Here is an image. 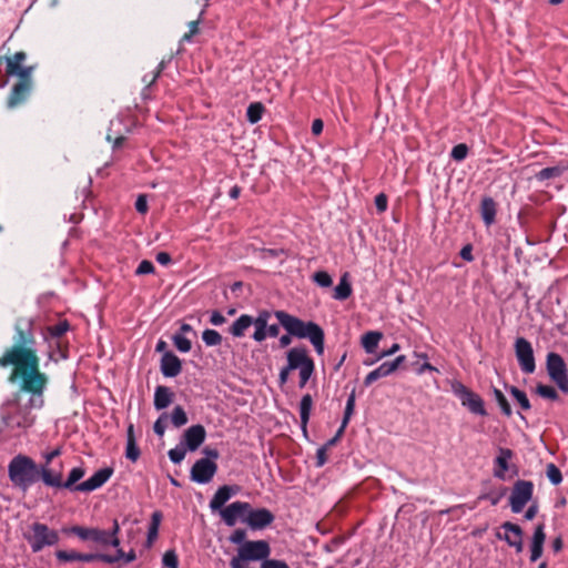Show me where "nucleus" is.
<instances>
[{"label": "nucleus", "mask_w": 568, "mask_h": 568, "mask_svg": "<svg viewBox=\"0 0 568 568\" xmlns=\"http://www.w3.org/2000/svg\"><path fill=\"white\" fill-rule=\"evenodd\" d=\"M154 272V265L151 261L149 260H143L136 271H135V274L136 275H145V274H151Z\"/></svg>", "instance_id": "obj_56"}, {"label": "nucleus", "mask_w": 568, "mask_h": 568, "mask_svg": "<svg viewBox=\"0 0 568 568\" xmlns=\"http://www.w3.org/2000/svg\"><path fill=\"white\" fill-rule=\"evenodd\" d=\"M534 483L530 480L518 479L509 496V506L513 513L519 514L525 506L532 499Z\"/></svg>", "instance_id": "obj_10"}, {"label": "nucleus", "mask_w": 568, "mask_h": 568, "mask_svg": "<svg viewBox=\"0 0 568 568\" xmlns=\"http://www.w3.org/2000/svg\"><path fill=\"white\" fill-rule=\"evenodd\" d=\"M43 388L39 393H31L20 388L14 393L13 398L8 400L2 407V422L10 428H29L34 423V416L31 414L33 408H40L43 405Z\"/></svg>", "instance_id": "obj_2"}, {"label": "nucleus", "mask_w": 568, "mask_h": 568, "mask_svg": "<svg viewBox=\"0 0 568 568\" xmlns=\"http://www.w3.org/2000/svg\"><path fill=\"white\" fill-rule=\"evenodd\" d=\"M313 281L321 287H329L333 284L332 276L325 271L315 272Z\"/></svg>", "instance_id": "obj_48"}, {"label": "nucleus", "mask_w": 568, "mask_h": 568, "mask_svg": "<svg viewBox=\"0 0 568 568\" xmlns=\"http://www.w3.org/2000/svg\"><path fill=\"white\" fill-rule=\"evenodd\" d=\"M506 491H507V488L504 487L499 494L495 495L493 493H489V494L483 495L480 498L488 499L493 506H496L499 503V500L503 498V496L506 494Z\"/></svg>", "instance_id": "obj_61"}, {"label": "nucleus", "mask_w": 568, "mask_h": 568, "mask_svg": "<svg viewBox=\"0 0 568 568\" xmlns=\"http://www.w3.org/2000/svg\"><path fill=\"white\" fill-rule=\"evenodd\" d=\"M162 520V513L156 510L151 516V523L148 530L146 544L151 547L159 535V527Z\"/></svg>", "instance_id": "obj_35"}, {"label": "nucleus", "mask_w": 568, "mask_h": 568, "mask_svg": "<svg viewBox=\"0 0 568 568\" xmlns=\"http://www.w3.org/2000/svg\"><path fill=\"white\" fill-rule=\"evenodd\" d=\"M12 345L0 357V367L12 366L8 381H22V389L33 394L44 388L47 377L40 372V359L37 354L34 322L31 318L19 317L14 323Z\"/></svg>", "instance_id": "obj_1"}, {"label": "nucleus", "mask_w": 568, "mask_h": 568, "mask_svg": "<svg viewBox=\"0 0 568 568\" xmlns=\"http://www.w3.org/2000/svg\"><path fill=\"white\" fill-rule=\"evenodd\" d=\"M315 365L305 367L303 369H300V383L298 386L303 388L308 379L311 378L312 374L314 373Z\"/></svg>", "instance_id": "obj_55"}, {"label": "nucleus", "mask_w": 568, "mask_h": 568, "mask_svg": "<svg viewBox=\"0 0 568 568\" xmlns=\"http://www.w3.org/2000/svg\"><path fill=\"white\" fill-rule=\"evenodd\" d=\"M505 534H496V537L500 540H505L510 547H514L517 552L523 551V529L519 525L510 521H505L501 527Z\"/></svg>", "instance_id": "obj_17"}, {"label": "nucleus", "mask_w": 568, "mask_h": 568, "mask_svg": "<svg viewBox=\"0 0 568 568\" xmlns=\"http://www.w3.org/2000/svg\"><path fill=\"white\" fill-rule=\"evenodd\" d=\"M262 568H290V566L283 560L266 559L263 561Z\"/></svg>", "instance_id": "obj_60"}, {"label": "nucleus", "mask_w": 568, "mask_h": 568, "mask_svg": "<svg viewBox=\"0 0 568 568\" xmlns=\"http://www.w3.org/2000/svg\"><path fill=\"white\" fill-rule=\"evenodd\" d=\"M275 317L287 334L280 337V346L286 347L292 343V337L308 338L317 354L324 353V331L314 322H304L301 318L288 314L285 311H275Z\"/></svg>", "instance_id": "obj_3"}, {"label": "nucleus", "mask_w": 568, "mask_h": 568, "mask_svg": "<svg viewBox=\"0 0 568 568\" xmlns=\"http://www.w3.org/2000/svg\"><path fill=\"white\" fill-rule=\"evenodd\" d=\"M34 71V67L32 65H21L19 68L11 67V70L7 72L10 77H17L18 81H24L26 84L33 85L32 73Z\"/></svg>", "instance_id": "obj_33"}, {"label": "nucleus", "mask_w": 568, "mask_h": 568, "mask_svg": "<svg viewBox=\"0 0 568 568\" xmlns=\"http://www.w3.org/2000/svg\"><path fill=\"white\" fill-rule=\"evenodd\" d=\"M467 154H468V146L465 143H459V144L455 145L450 152V156L455 161H458V162L465 160Z\"/></svg>", "instance_id": "obj_51"}, {"label": "nucleus", "mask_w": 568, "mask_h": 568, "mask_svg": "<svg viewBox=\"0 0 568 568\" xmlns=\"http://www.w3.org/2000/svg\"><path fill=\"white\" fill-rule=\"evenodd\" d=\"M287 366L288 369H303L308 366H313L314 361L308 356L306 348L304 347H293L287 352Z\"/></svg>", "instance_id": "obj_18"}, {"label": "nucleus", "mask_w": 568, "mask_h": 568, "mask_svg": "<svg viewBox=\"0 0 568 568\" xmlns=\"http://www.w3.org/2000/svg\"><path fill=\"white\" fill-rule=\"evenodd\" d=\"M546 475L552 485H559L562 481V474L560 469L552 463L547 464Z\"/></svg>", "instance_id": "obj_44"}, {"label": "nucleus", "mask_w": 568, "mask_h": 568, "mask_svg": "<svg viewBox=\"0 0 568 568\" xmlns=\"http://www.w3.org/2000/svg\"><path fill=\"white\" fill-rule=\"evenodd\" d=\"M242 559L247 561L266 560L271 554L270 544L266 540H248L239 547Z\"/></svg>", "instance_id": "obj_13"}, {"label": "nucleus", "mask_w": 568, "mask_h": 568, "mask_svg": "<svg viewBox=\"0 0 568 568\" xmlns=\"http://www.w3.org/2000/svg\"><path fill=\"white\" fill-rule=\"evenodd\" d=\"M352 286L347 280V274H344L337 286L334 288L333 297L337 301H345L352 295Z\"/></svg>", "instance_id": "obj_34"}, {"label": "nucleus", "mask_w": 568, "mask_h": 568, "mask_svg": "<svg viewBox=\"0 0 568 568\" xmlns=\"http://www.w3.org/2000/svg\"><path fill=\"white\" fill-rule=\"evenodd\" d=\"M203 13H204V11L202 10L199 19L189 22V32H186L182 36V39H181L182 41L190 42L192 40L193 36H195L199 32V24H200V20H201V17L203 16Z\"/></svg>", "instance_id": "obj_50"}, {"label": "nucleus", "mask_w": 568, "mask_h": 568, "mask_svg": "<svg viewBox=\"0 0 568 568\" xmlns=\"http://www.w3.org/2000/svg\"><path fill=\"white\" fill-rule=\"evenodd\" d=\"M186 449L184 447H175L169 450L168 455L172 463L180 464L185 458Z\"/></svg>", "instance_id": "obj_52"}, {"label": "nucleus", "mask_w": 568, "mask_h": 568, "mask_svg": "<svg viewBox=\"0 0 568 568\" xmlns=\"http://www.w3.org/2000/svg\"><path fill=\"white\" fill-rule=\"evenodd\" d=\"M382 338L383 334L381 332L369 331L362 336L361 343L366 353L373 354Z\"/></svg>", "instance_id": "obj_32"}, {"label": "nucleus", "mask_w": 568, "mask_h": 568, "mask_svg": "<svg viewBox=\"0 0 568 568\" xmlns=\"http://www.w3.org/2000/svg\"><path fill=\"white\" fill-rule=\"evenodd\" d=\"M32 87L33 85L26 84L24 81L14 83L7 99V108L14 109L24 103L32 91Z\"/></svg>", "instance_id": "obj_19"}, {"label": "nucleus", "mask_w": 568, "mask_h": 568, "mask_svg": "<svg viewBox=\"0 0 568 568\" xmlns=\"http://www.w3.org/2000/svg\"><path fill=\"white\" fill-rule=\"evenodd\" d=\"M38 470H39V475H38V481L39 480H42L43 484L48 487H55V488H60L61 487V473L53 469V468H48L47 465H38Z\"/></svg>", "instance_id": "obj_24"}, {"label": "nucleus", "mask_w": 568, "mask_h": 568, "mask_svg": "<svg viewBox=\"0 0 568 568\" xmlns=\"http://www.w3.org/2000/svg\"><path fill=\"white\" fill-rule=\"evenodd\" d=\"M329 447H326V444H324L322 447H320L316 452V466L322 467L327 462V450Z\"/></svg>", "instance_id": "obj_58"}, {"label": "nucleus", "mask_w": 568, "mask_h": 568, "mask_svg": "<svg viewBox=\"0 0 568 568\" xmlns=\"http://www.w3.org/2000/svg\"><path fill=\"white\" fill-rule=\"evenodd\" d=\"M313 407V398L310 394H305L302 396L300 403V418H301V428L303 434L307 435V424L310 422V416Z\"/></svg>", "instance_id": "obj_31"}, {"label": "nucleus", "mask_w": 568, "mask_h": 568, "mask_svg": "<svg viewBox=\"0 0 568 568\" xmlns=\"http://www.w3.org/2000/svg\"><path fill=\"white\" fill-rule=\"evenodd\" d=\"M27 59L24 51H18L12 57H6L7 72L11 70V67L19 68Z\"/></svg>", "instance_id": "obj_46"}, {"label": "nucleus", "mask_w": 568, "mask_h": 568, "mask_svg": "<svg viewBox=\"0 0 568 568\" xmlns=\"http://www.w3.org/2000/svg\"><path fill=\"white\" fill-rule=\"evenodd\" d=\"M453 392L459 398L462 405L470 413L480 416L487 415L483 398L470 388L457 382L453 384Z\"/></svg>", "instance_id": "obj_11"}, {"label": "nucleus", "mask_w": 568, "mask_h": 568, "mask_svg": "<svg viewBox=\"0 0 568 568\" xmlns=\"http://www.w3.org/2000/svg\"><path fill=\"white\" fill-rule=\"evenodd\" d=\"M507 389L523 410L527 412L531 408L529 398L524 390L517 388L516 386H509Z\"/></svg>", "instance_id": "obj_36"}, {"label": "nucleus", "mask_w": 568, "mask_h": 568, "mask_svg": "<svg viewBox=\"0 0 568 568\" xmlns=\"http://www.w3.org/2000/svg\"><path fill=\"white\" fill-rule=\"evenodd\" d=\"M497 204L490 196H485L480 203V215L486 226H490L496 219Z\"/></svg>", "instance_id": "obj_26"}, {"label": "nucleus", "mask_w": 568, "mask_h": 568, "mask_svg": "<svg viewBox=\"0 0 568 568\" xmlns=\"http://www.w3.org/2000/svg\"><path fill=\"white\" fill-rule=\"evenodd\" d=\"M182 371V362L173 352H165L161 358V372L165 377H175Z\"/></svg>", "instance_id": "obj_21"}, {"label": "nucleus", "mask_w": 568, "mask_h": 568, "mask_svg": "<svg viewBox=\"0 0 568 568\" xmlns=\"http://www.w3.org/2000/svg\"><path fill=\"white\" fill-rule=\"evenodd\" d=\"M253 530H261L270 526L274 519V514L267 508H250L244 511V516L240 517Z\"/></svg>", "instance_id": "obj_14"}, {"label": "nucleus", "mask_w": 568, "mask_h": 568, "mask_svg": "<svg viewBox=\"0 0 568 568\" xmlns=\"http://www.w3.org/2000/svg\"><path fill=\"white\" fill-rule=\"evenodd\" d=\"M354 409H355V390L353 389L347 398V402H346L344 417L342 420L343 426H347L352 415L354 414Z\"/></svg>", "instance_id": "obj_47"}, {"label": "nucleus", "mask_w": 568, "mask_h": 568, "mask_svg": "<svg viewBox=\"0 0 568 568\" xmlns=\"http://www.w3.org/2000/svg\"><path fill=\"white\" fill-rule=\"evenodd\" d=\"M135 210L141 214H145L148 212V201L144 194L138 196L135 201Z\"/></svg>", "instance_id": "obj_62"}, {"label": "nucleus", "mask_w": 568, "mask_h": 568, "mask_svg": "<svg viewBox=\"0 0 568 568\" xmlns=\"http://www.w3.org/2000/svg\"><path fill=\"white\" fill-rule=\"evenodd\" d=\"M141 452L136 445L135 436H134V426L130 424L126 430V447H125V457L135 463L140 458Z\"/></svg>", "instance_id": "obj_30"}, {"label": "nucleus", "mask_w": 568, "mask_h": 568, "mask_svg": "<svg viewBox=\"0 0 568 568\" xmlns=\"http://www.w3.org/2000/svg\"><path fill=\"white\" fill-rule=\"evenodd\" d=\"M395 372L393 365L390 362H384L381 364L377 368L369 372L366 377L364 378V385L366 387L371 386L374 382H376L379 378L387 377L392 375Z\"/></svg>", "instance_id": "obj_29"}, {"label": "nucleus", "mask_w": 568, "mask_h": 568, "mask_svg": "<svg viewBox=\"0 0 568 568\" xmlns=\"http://www.w3.org/2000/svg\"><path fill=\"white\" fill-rule=\"evenodd\" d=\"M564 169L560 166H548L537 173V179L540 181L558 178L562 174Z\"/></svg>", "instance_id": "obj_43"}, {"label": "nucleus", "mask_w": 568, "mask_h": 568, "mask_svg": "<svg viewBox=\"0 0 568 568\" xmlns=\"http://www.w3.org/2000/svg\"><path fill=\"white\" fill-rule=\"evenodd\" d=\"M174 346L182 353H187L192 348V343L182 334H174L172 337Z\"/></svg>", "instance_id": "obj_45"}, {"label": "nucleus", "mask_w": 568, "mask_h": 568, "mask_svg": "<svg viewBox=\"0 0 568 568\" xmlns=\"http://www.w3.org/2000/svg\"><path fill=\"white\" fill-rule=\"evenodd\" d=\"M272 316V313L267 310L260 311L256 317H253V326H254V333L252 335V338L257 342L262 343L266 339V327L267 323L270 322V318Z\"/></svg>", "instance_id": "obj_22"}, {"label": "nucleus", "mask_w": 568, "mask_h": 568, "mask_svg": "<svg viewBox=\"0 0 568 568\" xmlns=\"http://www.w3.org/2000/svg\"><path fill=\"white\" fill-rule=\"evenodd\" d=\"M240 490L237 485H223L217 488L210 500V509L212 513H219L222 520L229 527H233L240 517L244 516V511L250 508V503L236 500L226 507L224 505L235 496Z\"/></svg>", "instance_id": "obj_4"}, {"label": "nucleus", "mask_w": 568, "mask_h": 568, "mask_svg": "<svg viewBox=\"0 0 568 568\" xmlns=\"http://www.w3.org/2000/svg\"><path fill=\"white\" fill-rule=\"evenodd\" d=\"M112 467H104L95 471L89 479L73 486V490L78 491H93L102 487L113 475Z\"/></svg>", "instance_id": "obj_16"}, {"label": "nucleus", "mask_w": 568, "mask_h": 568, "mask_svg": "<svg viewBox=\"0 0 568 568\" xmlns=\"http://www.w3.org/2000/svg\"><path fill=\"white\" fill-rule=\"evenodd\" d=\"M70 329V324L67 320L59 322L48 327V341L50 352V359L58 362L60 359H67L69 357V345L61 341L62 336Z\"/></svg>", "instance_id": "obj_6"}, {"label": "nucleus", "mask_w": 568, "mask_h": 568, "mask_svg": "<svg viewBox=\"0 0 568 568\" xmlns=\"http://www.w3.org/2000/svg\"><path fill=\"white\" fill-rule=\"evenodd\" d=\"M536 394L540 397L549 399V400H558L559 394L555 387L545 384H538L536 386Z\"/></svg>", "instance_id": "obj_39"}, {"label": "nucleus", "mask_w": 568, "mask_h": 568, "mask_svg": "<svg viewBox=\"0 0 568 568\" xmlns=\"http://www.w3.org/2000/svg\"><path fill=\"white\" fill-rule=\"evenodd\" d=\"M122 557H124V551L120 548H118L115 555H104V554L99 555L98 554V560H102L108 564L118 562L122 559Z\"/></svg>", "instance_id": "obj_53"}, {"label": "nucleus", "mask_w": 568, "mask_h": 568, "mask_svg": "<svg viewBox=\"0 0 568 568\" xmlns=\"http://www.w3.org/2000/svg\"><path fill=\"white\" fill-rule=\"evenodd\" d=\"M187 415L182 406H175L171 414V422L175 427H182L187 423Z\"/></svg>", "instance_id": "obj_41"}, {"label": "nucleus", "mask_w": 568, "mask_h": 568, "mask_svg": "<svg viewBox=\"0 0 568 568\" xmlns=\"http://www.w3.org/2000/svg\"><path fill=\"white\" fill-rule=\"evenodd\" d=\"M387 204H388V199H387L386 194L379 193L375 196V206L379 213H383L387 210Z\"/></svg>", "instance_id": "obj_59"}, {"label": "nucleus", "mask_w": 568, "mask_h": 568, "mask_svg": "<svg viewBox=\"0 0 568 568\" xmlns=\"http://www.w3.org/2000/svg\"><path fill=\"white\" fill-rule=\"evenodd\" d=\"M174 398V393L168 387L160 385L155 388L154 393V407L158 410L166 408Z\"/></svg>", "instance_id": "obj_28"}, {"label": "nucleus", "mask_w": 568, "mask_h": 568, "mask_svg": "<svg viewBox=\"0 0 568 568\" xmlns=\"http://www.w3.org/2000/svg\"><path fill=\"white\" fill-rule=\"evenodd\" d=\"M31 530L32 535H24V538L30 544L33 552H39L45 546H53L59 541L58 532L50 529L45 524L33 523Z\"/></svg>", "instance_id": "obj_9"}, {"label": "nucleus", "mask_w": 568, "mask_h": 568, "mask_svg": "<svg viewBox=\"0 0 568 568\" xmlns=\"http://www.w3.org/2000/svg\"><path fill=\"white\" fill-rule=\"evenodd\" d=\"M245 539H246V531L242 528L235 529L229 538V540L232 544L240 545V546H242L246 541Z\"/></svg>", "instance_id": "obj_54"}, {"label": "nucleus", "mask_w": 568, "mask_h": 568, "mask_svg": "<svg viewBox=\"0 0 568 568\" xmlns=\"http://www.w3.org/2000/svg\"><path fill=\"white\" fill-rule=\"evenodd\" d=\"M119 530L120 526L116 519L113 520V527L111 531L101 530L98 528L73 526V535H77L81 540H90L99 545H111L113 547H119L120 545V539L116 536Z\"/></svg>", "instance_id": "obj_7"}, {"label": "nucleus", "mask_w": 568, "mask_h": 568, "mask_svg": "<svg viewBox=\"0 0 568 568\" xmlns=\"http://www.w3.org/2000/svg\"><path fill=\"white\" fill-rule=\"evenodd\" d=\"M253 316L248 314H242L233 324L229 327V333L236 338L245 336L246 331L253 324Z\"/></svg>", "instance_id": "obj_27"}, {"label": "nucleus", "mask_w": 568, "mask_h": 568, "mask_svg": "<svg viewBox=\"0 0 568 568\" xmlns=\"http://www.w3.org/2000/svg\"><path fill=\"white\" fill-rule=\"evenodd\" d=\"M217 471V464L209 458L197 459L191 468L190 477L197 484L210 483Z\"/></svg>", "instance_id": "obj_15"}, {"label": "nucleus", "mask_w": 568, "mask_h": 568, "mask_svg": "<svg viewBox=\"0 0 568 568\" xmlns=\"http://www.w3.org/2000/svg\"><path fill=\"white\" fill-rule=\"evenodd\" d=\"M546 371L552 383L558 389L568 395V367L562 356L555 352H549L546 356Z\"/></svg>", "instance_id": "obj_8"}, {"label": "nucleus", "mask_w": 568, "mask_h": 568, "mask_svg": "<svg viewBox=\"0 0 568 568\" xmlns=\"http://www.w3.org/2000/svg\"><path fill=\"white\" fill-rule=\"evenodd\" d=\"M202 339L206 346H219L222 343V335L215 329H205L202 333Z\"/></svg>", "instance_id": "obj_40"}, {"label": "nucleus", "mask_w": 568, "mask_h": 568, "mask_svg": "<svg viewBox=\"0 0 568 568\" xmlns=\"http://www.w3.org/2000/svg\"><path fill=\"white\" fill-rule=\"evenodd\" d=\"M493 394H494L495 400L497 402L498 406L500 407L501 413L505 416L510 417L513 415V409H511V406H510L509 402L507 400L506 396L504 395V393L500 389L495 387L493 389Z\"/></svg>", "instance_id": "obj_38"}, {"label": "nucleus", "mask_w": 568, "mask_h": 568, "mask_svg": "<svg viewBox=\"0 0 568 568\" xmlns=\"http://www.w3.org/2000/svg\"><path fill=\"white\" fill-rule=\"evenodd\" d=\"M206 432L203 425H193L183 434V443L191 452L196 450L205 440Z\"/></svg>", "instance_id": "obj_20"}, {"label": "nucleus", "mask_w": 568, "mask_h": 568, "mask_svg": "<svg viewBox=\"0 0 568 568\" xmlns=\"http://www.w3.org/2000/svg\"><path fill=\"white\" fill-rule=\"evenodd\" d=\"M514 348L520 369L525 374H532L536 369V362L531 343L525 337H517Z\"/></svg>", "instance_id": "obj_12"}, {"label": "nucleus", "mask_w": 568, "mask_h": 568, "mask_svg": "<svg viewBox=\"0 0 568 568\" xmlns=\"http://www.w3.org/2000/svg\"><path fill=\"white\" fill-rule=\"evenodd\" d=\"M166 414H162L154 423L153 430L156 435L163 436L166 428Z\"/></svg>", "instance_id": "obj_57"}, {"label": "nucleus", "mask_w": 568, "mask_h": 568, "mask_svg": "<svg viewBox=\"0 0 568 568\" xmlns=\"http://www.w3.org/2000/svg\"><path fill=\"white\" fill-rule=\"evenodd\" d=\"M264 111L265 108L261 102L251 103L246 110L247 121L252 124L257 123L262 119Z\"/></svg>", "instance_id": "obj_37"}, {"label": "nucleus", "mask_w": 568, "mask_h": 568, "mask_svg": "<svg viewBox=\"0 0 568 568\" xmlns=\"http://www.w3.org/2000/svg\"><path fill=\"white\" fill-rule=\"evenodd\" d=\"M113 125H114V122L111 121V126L108 130L105 139L109 143H112V149L115 150L123 145L126 138L124 134L115 133L112 129Z\"/></svg>", "instance_id": "obj_42"}, {"label": "nucleus", "mask_w": 568, "mask_h": 568, "mask_svg": "<svg viewBox=\"0 0 568 568\" xmlns=\"http://www.w3.org/2000/svg\"><path fill=\"white\" fill-rule=\"evenodd\" d=\"M162 564L164 567H168V568H178L179 567V558H178L175 550H173V549L166 550L163 555Z\"/></svg>", "instance_id": "obj_49"}, {"label": "nucleus", "mask_w": 568, "mask_h": 568, "mask_svg": "<svg viewBox=\"0 0 568 568\" xmlns=\"http://www.w3.org/2000/svg\"><path fill=\"white\" fill-rule=\"evenodd\" d=\"M38 464L29 456L19 454L8 465V476L13 487L26 493L38 483Z\"/></svg>", "instance_id": "obj_5"}, {"label": "nucleus", "mask_w": 568, "mask_h": 568, "mask_svg": "<svg viewBox=\"0 0 568 568\" xmlns=\"http://www.w3.org/2000/svg\"><path fill=\"white\" fill-rule=\"evenodd\" d=\"M544 529H545L544 524H539L535 529V532L532 536V541H531V555H530L531 561L538 560L542 555L544 542L546 539V534H545Z\"/></svg>", "instance_id": "obj_25"}, {"label": "nucleus", "mask_w": 568, "mask_h": 568, "mask_svg": "<svg viewBox=\"0 0 568 568\" xmlns=\"http://www.w3.org/2000/svg\"><path fill=\"white\" fill-rule=\"evenodd\" d=\"M459 255L463 260L467 261V262H471L474 260V255H473V246L470 244H467L465 245L460 252H459Z\"/></svg>", "instance_id": "obj_64"}, {"label": "nucleus", "mask_w": 568, "mask_h": 568, "mask_svg": "<svg viewBox=\"0 0 568 568\" xmlns=\"http://www.w3.org/2000/svg\"><path fill=\"white\" fill-rule=\"evenodd\" d=\"M226 322L224 315L219 311H213L210 317V323L214 326H220Z\"/></svg>", "instance_id": "obj_63"}, {"label": "nucleus", "mask_w": 568, "mask_h": 568, "mask_svg": "<svg viewBox=\"0 0 568 568\" xmlns=\"http://www.w3.org/2000/svg\"><path fill=\"white\" fill-rule=\"evenodd\" d=\"M514 453L509 448H499V454L495 458L494 476L498 479L504 480L506 478V471L509 469L508 462L513 458Z\"/></svg>", "instance_id": "obj_23"}]
</instances>
